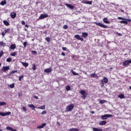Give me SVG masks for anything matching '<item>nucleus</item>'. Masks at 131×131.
<instances>
[{
	"instance_id": "obj_43",
	"label": "nucleus",
	"mask_w": 131,
	"mask_h": 131,
	"mask_svg": "<svg viewBox=\"0 0 131 131\" xmlns=\"http://www.w3.org/2000/svg\"><path fill=\"white\" fill-rule=\"evenodd\" d=\"M41 114H42V115H45V114H47V111H44L42 112L41 113Z\"/></svg>"
},
{
	"instance_id": "obj_40",
	"label": "nucleus",
	"mask_w": 131,
	"mask_h": 131,
	"mask_svg": "<svg viewBox=\"0 0 131 131\" xmlns=\"http://www.w3.org/2000/svg\"><path fill=\"white\" fill-rule=\"evenodd\" d=\"M5 33H8V32H10V29H6L5 30Z\"/></svg>"
},
{
	"instance_id": "obj_5",
	"label": "nucleus",
	"mask_w": 131,
	"mask_h": 131,
	"mask_svg": "<svg viewBox=\"0 0 131 131\" xmlns=\"http://www.w3.org/2000/svg\"><path fill=\"white\" fill-rule=\"evenodd\" d=\"M129 64H131V59L123 62V66H124L125 67H127V66H129Z\"/></svg>"
},
{
	"instance_id": "obj_63",
	"label": "nucleus",
	"mask_w": 131,
	"mask_h": 131,
	"mask_svg": "<svg viewBox=\"0 0 131 131\" xmlns=\"http://www.w3.org/2000/svg\"><path fill=\"white\" fill-rule=\"evenodd\" d=\"M111 5H113L114 6H115V3H111Z\"/></svg>"
},
{
	"instance_id": "obj_16",
	"label": "nucleus",
	"mask_w": 131,
	"mask_h": 131,
	"mask_svg": "<svg viewBox=\"0 0 131 131\" xmlns=\"http://www.w3.org/2000/svg\"><path fill=\"white\" fill-rule=\"evenodd\" d=\"M103 21L104 23H105L106 24H110V21H109V20H108V18L106 17L103 18Z\"/></svg>"
},
{
	"instance_id": "obj_17",
	"label": "nucleus",
	"mask_w": 131,
	"mask_h": 131,
	"mask_svg": "<svg viewBox=\"0 0 131 131\" xmlns=\"http://www.w3.org/2000/svg\"><path fill=\"white\" fill-rule=\"evenodd\" d=\"M101 81H102V82L104 83H108V79H107V77H104L103 78V80H101Z\"/></svg>"
},
{
	"instance_id": "obj_50",
	"label": "nucleus",
	"mask_w": 131,
	"mask_h": 131,
	"mask_svg": "<svg viewBox=\"0 0 131 131\" xmlns=\"http://www.w3.org/2000/svg\"><path fill=\"white\" fill-rule=\"evenodd\" d=\"M3 55H4V52L1 51L0 52V58L2 57V56H3Z\"/></svg>"
},
{
	"instance_id": "obj_52",
	"label": "nucleus",
	"mask_w": 131,
	"mask_h": 131,
	"mask_svg": "<svg viewBox=\"0 0 131 131\" xmlns=\"http://www.w3.org/2000/svg\"><path fill=\"white\" fill-rule=\"evenodd\" d=\"M32 53L34 54V55H36V54H37V52H36V51H32Z\"/></svg>"
},
{
	"instance_id": "obj_55",
	"label": "nucleus",
	"mask_w": 131,
	"mask_h": 131,
	"mask_svg": "<svg viewBox=\"0 0 131 131\" xmlns=\"http://www.w3.org/2000/svg\"><path fill=\"white\" fill-rule=\"evenodd\" d=\"M63 51H67V48L66 47H62Z\"/></svg>"
},
{
	"instance_id": "obj_59",
	"label": "nucleus",
	"mask_w": 131,
	"mask_h": 131,
	"mask_svg": "<svg viewBox=\"0 0 131 131\" xmlns=\"http://www.w3.org/2000/svg\"><path fill=\"white\" fill-rule=\"evenodd\" d=\"M25 27H27V28H28L29 27V26L28 25H25Z\"/></svg>"
},
{
	"instance_id": "obj_10",
	"label": "nucleus",
	"mask_w": 131,
	"mask_h": 131,
	"mask_svg": "<svg viewBox=\"0 0 131 131\" xmlns=\"http://www.w3.org/2000/svg\"><path fill=\"white\" fill-rule=\"evenodd\" d=\"M53 71V69H52V68H50L48 69H46L44 70V71L46 73H50V72H52V71Z\"/></svg>"
},
{
	"instance_id": "obj_46",
	"label": "nucleus",
	"mask_w": 131,
	"mask_h": 131,
	"mask_svg": "<svg viewBox=\"0 0 131 131\" xmlns=\"http://www.w3.org/2000/svg\"><path fill=\"white\" fill-rule=\"evenodd\" d=\"M81 97L83 98V99H85V98H86V94L82 95Z\"/></svg>"
},
{
	"instance_id": "obj_39",
	"label": "nucleus",
	"mask_w": 131,
	"mask_h": 131,
	"mask_svg": "<svg viewBox=\"0 0 131 131\" xmlns=\"http://www.w3.org/2000/svg\"><path fill=\"white\" fill-rule=\"evenodd\" d=\"M80 93L81 94V95H85V91H81L80 92Z\"/></svg>"
},
{
	"instance_id": "obj_64",
	"label": "nucleus",
	"mask_w": 131,
	"mask_h": 131,
	"mask_svg": "<svg viewBox=\"0 0 131 131\" xmlns=\"http://www.w3.org/2000/svg\"><path fill=\"white\" fill-rule=\"evenodd\" d=\"M121 12H122V13H124V11L123 10H121Z\"/></svg>"
},
{
	"instance_id": "obj_12",
	"label": "nucleus",
	"mask_w": 131,
	"mask_h": 131,
	"mask_svg": "<svg viewBox=\"0 0 131 131\" xmlns=\"http://www.w3.org/2000/svg\"><path fill=\"white\" fill-rule=\"evenodd\" d=\"M66 6L67 7H68V8L71 9V10H73V9H74V7L73 6H72V5H71V4H66Z\"/></svg>"
},
{
	"instance_id": "obj_49",
	"label": "nucleus",
	"mask_w": 131,
	"mask_h": 131,
	"mask_svg": "<svg viewBox=\"0 0 131 131\" xmlns=\"http://www.w3.org/2000/svg\"><path fill=\"white\" fill-rule=\"evenodd\" d=\"M3 55H4V52L1 51L0 52V58L2 57V56H3Z\"/></svg>"
},
{
	"instance_id": "obj_1",
	"label": "nucleus",
	"mask_w": 131,
	"mask_h": 131,
	"mask_svg": "<svg viewBox=\"0 0 131 131\" xmlns=\"http://www.w3.org/2000/svg\"><path fill=\"white\" fill-rule=\"evenodd\" d=\"M118 19L119 20H123L121 21H120V23L123 24H128V23L131 22V19L129 18H124L123 17H118Z\"/></svg>"
},
{
	"instance_id": "obj_42",
	"label": "nucleus",
	"mask_w": 131,
	"mask_h": 131,
	"mask_svg": "<svg viewBox=\"0 0 131 131\" xmlns=\"http://www.w3.org/2000/svg\"><path fill=\"white\" fill-rule=\"evenodd\" d=\"M24 77V76L23 75L19 76L18 78V80H19V81H21V80H22V78H23Z\"/></svg>"
},
{
	"instance_id": "obj_24",
	"label": "nucleus",
	"mask_w": 131,
	"mask_h": 131,
	"mask_svg": "<svg viewBox=\"0 0 131 131\" xmlns=\"http://www.w3.org/2000/svg\"><path fill=\"white\" fill-rule=\"evenodd\" d=\"M0 5H1V6H5V5H7V1L6 0L2 1Z\"/></svg>"
},
{
	"instance_id": "obj_36",
	"label": "nucleus",
	"mask_w": 131,
	"mask_h": 131,
	"mask_svg": "<svg viewBox=\"0 0 131 131\" xmlns=\"http://www.w3.org/2000/svg\"><path fill=\"white\" fill-rule=\"evenodd\" d=\"M13 129V128L10 127V126H7L6 127V129L7 130H12V129Z\"/></svg>"
},
{
	"instance_id": "obj_27",
	"label": "nucleus",
	"mask_w": 131,
	"mask_h": 131,
	"mask_svg": "<svg viewBox=\"0 0 131 131\" xmlns=\"http://www.w3.org/2000/svg\"><path fill=\"white\" fill-rule=\"evenodd\" d=\"M0 46L1 47H5L6 46V43L4 42V41H0Z\"/></svg>"
},
{
	"instance_id": "obj_35",
	"label": "nucleus",
	"mask_w": 131,
	"mask_h": 131,
	"mask_svg": "<svg viewBox=\"0 0 131 131\" xmlns=\"http://www.w3.org/2000/svg\"><path fill=\"white\" fill-rule=\"evenodd\" d=\"M5 105H7V103L4 102H0V106H4Z\"/></svg>"
},
{
	"instance_id": "obj_32",
	"label": "nucleus",
	"mask_w": 131,
	"mask_h": 131,
	"mask_svg": "<svg viewBox=\"0 0 131 131\" xmlns=\"http://www.w3.org/2000/svg\"><path fill=\"white\" fill-rule=\"evenodd\" d=\"M90 76L91 77H93V78H95V77L97 76V75H96V74L93 73V74H91Z\"/></svg>"
},
{
	"instance_id": "obj_47",
	"label": "nucleus",
	"mask_w": 131,
	"mask_h": 131,
	"mask_svg": "<svg viewBox=\"0 0 131 131\" xmlns=\"http://www.w3.org/2000/svg\"><path fill=\"white\" fill-rule=\"evenodd\" d=\"M17 72V70H15V71H13L11 72V74H14V73H16Z\"/></svg>"
},
{
	"instance_id": "obj_30",
	"label": "nucleus",
	"mask_w": 131,
	"mask_h": 131,
	"mask_svg": "<svg viewBox=\"0 0 131 131\" xmlns=\"http://www.w3.org/2000/svg\"><path fill=\"white\" fill-rule=\"evenodd\" d=\"M99 103L100 104H104V103H106V100H100L99 101Z\"/></svg>"
},
{
	"instance_id": "obj_3",
	"label": "nucleus",
	"mask_w": 131,
	"mask_h": 131,
	"mask_svg": "<svg viewBox=\"0 0 131 131\" xmlns=\"http://www.w3.org/2000/svg\"><path fill=\"white\" fill-rule=\"evenodd\" d=\"M110 117H112V115L105 114L101 116V118L102 119V120H105L106 119H108V118H110Z\"/></svg>"
},
{
	"instance_id": "obj_20",
	"label": "nucleus",
	"mask_w": 131,
	"mask_h": 131,
	"mask_svg": "<svg viewBox=\"0 0 131 131\" xmlns=\"http://www.w3.org/2000/svg\"><path fill=\"white\" fill-rule=\"evenodd\" d=\"M36 108H37V109H41L42 110H45V109H46V105H44L39 107H36Z\"/></svg>"
},
{
	"instance_id": "obj_56",
	"label": "nucleus",
	"mask_w": 131,
	"mask_h": 131,
	"mask_svg": "<svg viewBox=\"0 0 131 131\" xmlns=\"http://www.w3.org/2000/svg\"><path fill=\"white\" fill-rule=\"evenodd\" d=\"M21 24L23 25H25V21L24 20L21 21Z\"/></svg>"
},
{
	"instance_id": "obj_34",
	"label": "nucleus",
	"mask_w": 131,
	"mask_h": 131,
	"mask_svg": "<svg viewBox=\"0 0 131 131\" xmlns=\"http://www.w3.org/2000/svg\"><path fill=\"white\" fill-rule=\"evenodd\" d=\"M32 69L34 71L36 70V67L35 66V64L34 63L32 64Z\"/></svg>"
},
{
	"instance_id": "obj_7",
	"label": "nucleus",
	"mask_w": 131,
	"mask_h": 131,
	"mask_svg": "<svg viewBox=\"0 0 131 131\" xmlns=\"http://www.w3.org/2000/svg\"><path fill=\"white\" fill-rule=\"evenodd\" d=\"M11 114V112H6V113L0 112L1 116H7Z\"/></svg>"
},
{
	"instance_id": "obj_2",
	"label": "nucleus",
	"mask_w": 131,
	"mask_h": 131,
	"mask_svg": "<svg viewBox=\"0 0 131 131\" xmlns=\"http://www.w3.org/2000/svg\"><path fill=\"white\" fill-rule=\"evenodd\" d=\"M73 108H74V105H73V104L68 105L66 108V112H70L72 111Z\"/></svg>"
},
{
	"instance_id": "obj_33",
	"label": "nucleus",
	"mask_w": 131,
	"mask_h": 131,
	"mask_svg": "<svg viewBox=\"0 0 131 131\" xmlns=\"http://www.w3.org/2000/svg\"><path fill=\"white\" fill-rule=\"evenodd\" d=\"M12 57H15L17 55V52H14L10 54Z\"/></svg>"
},
{
	"instance_id": "obj_45",
	"label": "nucleus",
	"mask_w": 131,
	"mask_h": 131,
	"mask_svg": "<svg viewBox=\"0 0 131 131\" xmlns=\"http://www.w3.org/2000/svg\"><path fill=\"white\" fill-rule=\"evenodd\" d=\"M63 29H67V28H68V26L65 25L63 26Z\"/></svg>"
},
{
	"instance_id": "obj_37",
	"label": "nucleus",
	"mask_w": 131,
	"mask_h": 131,
	"mask_svg": "<svg viewBox=\"0 0 131 131\" xmlns=\"http://www.w3.org/2000/svg\"><path fill=\"white\" fill-rule=\"evenodd\" d=\"M66 90L67 91H70V90H71V87H70L69 85H68L66 87Z\"/></svg>"
},
{
	"instance_id": "obj_13",
	"label": "nucleus",
	"mask_w": 131,
	"mask_h": 131,
	"mask_svg": "<svg viewBox=\"0 0 131 131\" xmlns=\"http://www.w3.org/2000/svg\"><path fill=\"white\" fill-rule=\"evenodd\" d=\"M28 107H29V108H31L32 110H35V106L33 104H28Z\"/></svg>"
},
{
	"instance_id": "obj_15",
	"label": "nucleus",
	"mask_w": 131,
	"mask_h": 131,
	"mask_svg": "<svg viewBox=\"0 0 131 131\" xmlns=\"http://www.w3.org/2000/svg\"><path fill=\"white\" fill-rule=\"evenodd\" d=\"M107 122L106 121H100L99 122L100 125H106Z\"/></svg>"
},
{
	"instance_id": "obj_23",
	"label": "nucleus",
	"mask_w": 131,
	"mask_h": 131,
	"mask_svg": "<svg viewBox=\"0 0 131 131\" xmlns=\"http://www.w3.org/2000/svg\"><path fill=\"white\" fill-rule=\"evenodd\" d=\"M92 1H84V4H86L87 5H92Z\"/></svg>"
},
{
	"instance_id": "obj_28",
	"label": "nucleus",
	"mask_w": 131,
	"mask_h": 131,
	"mask_svg": "<svg viewBox=\"0 0 131 131\" xmlns=\"http://www.w3.org/2000/svg\"><path fill=\"white\" fill-rule=\"evenodd\" d=\"M93 131H103V130H102V129H99L98 128H93Z\"/></svg>"
},
{
	"instance_id": "obj_25",
	"label": "nucleus",
	"mask_w": 131,
	"mask_h": 131,
	"mask_svg": "<svg viewBox=\"0 0 131 131\" xmlns=\"http://www.w3.org/2000/svg\"><path fill=\"white\" fill-rule=\"evenodd\" d=\"M71 72L73 75H79V74L76 73L75 72H74V71H73V70H71Z\"/></svg>"
},
{
	"instance_id": "obj_11",
	"label": "nucleus",
	"mask_w": 131,
	"mask_h": 131,
	"mask_svg": "<svg viewBox=\"0 0 131 131\" xmlns=\"http://www.w3.org/2000/svg\"><path fill=\"white\" fill-rule=\"evenodd\" d=\"M46 125H47V123H44L42 124L41 125L37 126V128H39V129L43 128L44 127L46 126Z\"/></svg>"
},
{
	"instance_id": "obj_4",
	"label": "nucleus",
	"mask_w": 131,
	"mask_h": 131,
	"mask_svg": "<svg viewBox=\"0 0 131 131\" xmlns=\"http://www.w3.org/2000/svg\"><path fill=\"white\" fill-rule=\"evenodd\" d=\"M94 24L96 25H97L98 26H100V27H102V28H108V27L101 23H97V22H95L94 23Z\"/></svg>"
},
{
	"instance_id": "obj_57",
	"label": "nucleus",
	"mask_w": 131,
	"mask_h": 131,
	"mask_svg": "<svg viewBox=\"0 0 131 131\" xmlns=\"http://www.w3.org/2000/svg\"><path fill=\"white\" fill-rule=\"evenodd\" d=\"M34 98L36 99V100H38V97L36 96H34Z\"/></svg>"
},
{
	"instance_id": "obj_54",
	"label": "nucleus",
	"mask_w": 131,
	"mask_h": 131,
	"mask_svg": "<svg viewBox=\"0 0 131 131\" xmlns=\"http://www.w3.org/2000/svg\"><path fill=\"white\" fill-rule=\"evenodd\" d=\"M116 34L119 35V36H122V34L119 33L118 32H117Z\"/></svg>"
},
{
	"instance_id": "obj_22",
	"label": "nucleus",
	"mask_w": 131,
	"mask_h": 131,
	"mask_svg": "<svg viewBox=\"0 0 131 131\" xmlns=\"http://www.w3.org/2000/svg\"><path fill=\"white\" fill-rule=\"evenodd\" d=\"M10 49L11 50H15V49H16V45L15 44H12L11 46H10Z\"/></svg>"
},
{
	"instance_id": "obj_18",
	"label": "nucleus",
	"mask_w": 131,
	"mask_h": 131,
	"mask_svg": "<svg viewBox=\"0 0 131 131\" xmlns=\"http://www.w3.org/2000/svg\"><path fill=\"white\" fill-rule=\"evenodd\" d=\"M82 37H84V38H86L89 36V34L86 32L82 33Z\"/></svg>"
},
{
	"instance_id": "obj_44",
	"label": "nucleus",
	"mask_w": 131,
	"mask_h": 131,
	"mask_svg": "<svg viewBox=\"0 0 131 131\" xmlns=\"http://www.w3.org/2000/svg\"><path fill=\"white\" fill-rule=\"evenodd\" d=\"M101 88H104V83L103 81H101Z\"/></svg>"
},
{
	"instance_id": "obj_19",
	"label": "nucleus",
	"mask_w": 131,
	"mask_h": 131,
	"mask_svg": "<svg viewBox=\"0 0 131 131\" xmlns=\"http://www.w3.org/2000/svg\"><path fill=\"white\" fill-rule=\"evenodd\" d=\"M20 63L23 65V66H24V67H28V65H29L28 63L24 62L23 61H21Z\"/></svg>"
},
{
	"instance_id": "obj_53",
	"label": "nucleus",
	"mask_w": 131,
	"mask_h": 131,
	"mask_svg": "<svg viewBox=\"0 0 131 131\" xmlns=\"http://www.w3.org/2000/svg\"><path fill=\"white\" fill-rule=\"evenodd\" d=\"M23 109L24 111H25V112H26V111H27V108H26V107H25V106H24L23 107Z\"/></svg>"
},
{
	"instance_id": "obj_48",
	"label": "nucleus",
	"mask_w": 131,
	"mask_h": 131,
	"mask_svg": "<svg viewBox=\"0 0 131 131\" xmlns=\"http://www.w3.org/2000/svg\"><path fill=\"white\" fill-rule=\"evenodd\" d=\"M6 34H7L6 33V32H3L2 33V36H5V35H6Z\"/></svg>"
},
{
	"instance_id": "obj_8",
	"label": "nucleus",
	"mask_w": 131,
	"mask_h": 131,
	"mask_svg": "<svg viewBox=\"0 0 131 131\" xmlns=\"http://www.w3.org/2000/svg\"><path fill=\"white\" fill-rule=\"evenodd\" d=\"M75 38L78 39V40H81V41H83V38L79 36V35H75Z\"/></svg>"
},
{
	"instance_id": "obj_41",
	"label": "nucleus",
	"mask_w": 131,
	"mask_h": 131,
	"mask_svg": "<svg viewBox=\"0 0 131 131\" xmlns=\"http://www.w3.org/2000/svg\"><path fill=\"white\" fill-rule=\"evenodd\" d=\"M10 88L11 89H14V88H15V84L14 83H12V84H11L10 85Z\"/></svg>"
},
{
	"instance_id": "obj_14",
	"label": "nucleus",
	"mask_w": 131,
	"mask_h": 131,
	"mask_svg": "<svg viewBox=\"0 0 131 131\" xmlns=\"http://www.w3.org/2000/svg\"><path fill=\"white\" fill-rule=\"evenodd\" d=\"M10 69V67L7 66V67H3L2 70L4 72H6V71L9 70Z\"/></svg>"
},
{
	"instance_id": "obj_26",
	"label": "nucleus",
	"mask_w": 131,
	"mask_h": 131,
	"mask_svg": "<svg viewBox=\"0 0 131 131\" xmlns=\"http://www.w3.org/2000/svg\"><path fill=\"white\" fill-rule=\"evenodd\" d=\"M69 131H79V130L78 128H70L69 129Z\"/></svg>"
},
{
	"instance_id": "obj_9",
	"label": "nucleus",
	"mask_w": 131,
	"mask_h": 131,
	"mask_svg": "<svg viewBox=\"0 0 131 131\" xmlns=\"http://www.w3.org/2000/svg\"><path fill=\"white\" fill-rule=\"evenodd\" d=\"M17 16V13L15 12H11L10 14V16L12 19H15V17Z\"/></svg>"
},
{
	"instance_id": "obj_58",
	"label": "nucleus",
	"mask_w": 131,
	"mask_h": 131,
	"mask_svg": "<svg viewBox=\"0 0 131 131\" xmlns=\"http://www.w3.org/2000/svg\"><path fill=\"white\" fill-rule=\"evenodd\" d=\"M66 54H65V52H62V53H61V55L62 56H66Z\"/></svg>"
},
{
	"instance_id": "obj_62",
	"label": "nucleus",
	"mask_w": 131,
	"mask_h": 131,
	"mask_svg": "<svg viewBox=\"0 0 131 131\" xmlns=\"http://www.w3.org/2000/svg\"><path fill=\"white\" fill-rule=\"evenodd\" d=\"M91 113H92V114H94L95 112L94 111H92L91 112Z\"/></svg>"
},
{
	"instance_id": "obj_29",
	"label": "nucleus",
	"mask_w": 131,
	"mask_h": 131,
	"mask_svg": "<svg viewBox=\"0 0 131 131\" xmlns=\"http://www.w3.org/2000/svg\"><path fill=\"white\" fill-rule=\"evenodd\" d=\"M118 98H120V99H124V94H121L118 95Z\"/></svg>"
},
{
	"instance_id": "obj_21",
	"label": "nucleus",
	"mask_w": 131,
	"mask_h": 131,
	"mask_svg": "<svg viewBox=\"0 0 131 131\" xmlns=\"http://www.w3.org/2000/svg\"><path fill=\"white\" fill-rule=\"evenodd\" d=\"M3 23H4V25H6V26H9L10 25V23H9L8 21H7L6 20H4L3 21Z\"/></svg>"
},
{
	"instance_id": "obj_38",
	"label": "nucleus",
	"mask_w": 131,
	"mask_h": 131,
	"mask_svg": "<svg viewBox=\"0 0 131 131\" xmlns=\"http://www.w3.org/2000/svg\"><path fill=\"white\" fill-rule=\"evenodd\" d=\"M6 61L8 62H11L12 61V58H11L10 57L9 58H8L7 59H6Z\"/></svg>"
},
{
	"instance_id": "obj_60",
	"label": "nucleus",
	"mask_w": 131,
	"mask_h": 131,
	"mask_svg": "<svg viewBox=\"0 0 131 131\" xmlns=\"http://www.w3.org/2000/svg\"><path fill=\"white\" fill-rule=\"evenodd\" d=\"M11 131H17V130H16L15 129H12Z\"/></svg>"
},
{
	"instance_id": "obj_6",
	"label": "nucleus",
	"mask_w": 131,
	"mask_h": 131,
	"mask_svg": "<svg viewBox=\"0 0 131 131\" xmlns=\"http://www.w3.org/2000/svg\"><path fill=\"white\" fill-rule=\"evenodd\" d=\"M48 17H49V15L47 13L42 14L39 16V20H41V19H43L45 18H48Z\"/></svg>"
},
{
	"instance_id": "obj_51",
	"label": "nucleus",
	"mask_w": 131,
	"mask_h": 131,
	"mask_svg": "<svg viewBox=\"0 0 131 131\" xmlns=\"http://www.w3.org/2000/svg\"><path fill=\"white\" fill-rule=\"evenodd\" d=\"M23 45L24 46V48H25L27 46V42H24Z\"/></svg>"
},
{
	"instance_id": "obj_31",
	"label": "nucleus",
	"mask_w": 131,
	"mask_h": 131,
	"mask_svg": "<svg viewBox=\"0 0 131 131\" xmlns=\"http://www.w3.org/2000/svg\"><path fill=\"white\" fill-rule=\"evenodd\" d=\"M45 39L48 41V42H50L51 41V38H50V37H46Z\"/></svg>"
},
{
	"instance_id": "obj_61",
	"label": "nucleus",
	"mask_w": 131,
	"mask_h": 131,
	"mask_svg": "<svg viewBox=\"0 0 131 131\" xmlns=\"http://www.w3.org/2000/svg\"><path fill=\"white\" fill-rule=\"evenodd\" d=\"M58 125H61V124H60V123L59 122H57Z\"/></svg>"
}]
</instances>
